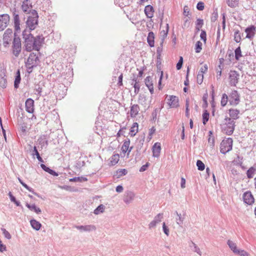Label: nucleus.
<instances>
[{
    "label": "nucleus",
    "instance_id": "nucleus-1",
    "mask_svg": "<svg viewBox=\"0 0 256 256\" xmlns=\"http://www.w3.org/2000/svg\"><path fill=\"white\" fill-rule=\"evenodd\" d=\"M24 39V46L27 52L33 50L39 51L44 42V38L42 36H34L26 29L22 32Z\"/></svg>",
    "mask_w": 256,
    "mask_h": 256
},
{
    "label": "nucleus",
    "instance_id": "nucleus-2",
    "mask_svg": "<svg viewBox=\"0 0 256 256\" xmlns=\"http://www.w3.org/2000/svg\"><path fill=\"white\" fill-rule=\"evenodd\" d=\"M220 126L222 132L227 135L230 136L234 130L235 122L230 118L226 116Z\"/></svg>",
    "mask_w": 256,
    "mask_h": 256
},
{
    "label": "nucleus",
    "instance_id": "nucleus-3",
    "mask_svg": "<svg viewBox=\"0 0 256 256\" xmlns=\"http://www.w3.org/2000/svg\"><path fill=\"white\" fill-rule=\"evenodd\" d=\"M30 14L31 16H28L26 21V25L30 30H34L38 24V14L36 10H32Z\"/></svg>",
    "mask_w": 256,
    "mask_h": 256
},
{
    "label": "nucleus",
    "instance_id": "nucleus-4",
    "mask_svg": "<svg viewBox=\"0 0 256 256\" xmlns=\"http://www.w3.org/2000/svg\"><path fill=\"white\" fill-rule=\"evenodd\" d=\"M233 140L232 138H228L222 140L220 145V151L223 154H226L230 151L232 148Z\"/></svg>",
    "mask_w": 256,
    "mask_h": 256
},
{
    "label": "nucleus",
    "instance_id": "nucleus-5",
    "mask_svg": "<svg viewBox=\"0 0 256 256\" xmlns=\"http://www.w3.org/2000/svg\"><path fill=\"white\" fill-rule=\"evenodd\" d=\"M39 58L36 54L32 52L30 54L26 62V66L29 68H34L38 64Z\"/></svg>",
    "mask_w": 256,
    "mask_h": 256
},
{
    "label": "nucleus",
    "instance_id": "nucleus-6",
    "mask_svg": "<svg viewBox=\"0 0 256 256\" xmlns=\"http://www.w3.org/2000/svg\"><path fill=\"white\" fill-rule=\"evenodd\" d=\"M166 103L170 108H176L180 106L178 98L176 96H168L166 97Z\"/></svg>",
    "mask_w": 256,
    "mask_h": 256
},
{
    "label": "nucleus",
    "instance_id": "nucleus-7",
    "mask_svg": "<svg viewBox=\"0 0 256 256\" xmlns=\"http://www.w3.org/2000/svg\"><path fill=\"white\" fill-rule=\"evenodd\" d=\"M229 102L231 106H236L240 102V96L236 90H232L229 96Z\"/></svg>",
    "mask_w": 256,
    "mask_h": 256
},
{
    "label": "nucleus",
    "instance_id": "nucleus-8",
    "mask_svg": "<svg viewBox=\"0 0 256 256\" xmlns=\"http://www.w3.org/2000/svg\"><path fill=\"white\" fill-rule=\"evenodd\" d=\"M132 148V146H130V140L124 141L121 148L122 154L124 156H126V157L128 158Z\"/></svg>",
    "mask_w": 256,
    "mask_h": 256
},
{
    "label": "nucleus",
    "instance_id": "nucleus-9",
    "mask_svg": "<svg viewBox=\"0 0 256 256\" xmlns=\"http://www.w3.org/2000/svg\"><path fill=\"white\" fill-rule=\"evenodd\" d=\"M10 22V16L7 14L0 15V32L4 30Z\"/></svg>",
    "mask_w": 256,
    "mask_h": 256
},
{
    "label": "nucleus",
    "instance_id": "nucleus-10",
    "mask_svg": "<svg viewBox=\"0 0 256 256\" xmlns=\"http://www.w3.org/2000/svg\"><path fill=\"white\" fill-rule=\"evenodd\" d=\"M13 54L18 56L21 52V42L20 38H15L14 40Z\"/></svg>",
    "mask_w": 256,
    "mask_h": 256
},
{
    "label": "nucleus",
    "instance_id": "nucleus-11",
    "mask_svg": "<svg viewBox=\"0 0 256 256\" xmlns=\"http://www.w3.org/2000/svg\"><path fill=\"white\" fill-rule=\"evenodd\" d=\"M239 75L234 70H231L229 74L230 82L232 86H236L238 82Z\"/></svg>",
    "mask_w": 256,
    "mask_h": 256
},
{
    "label": "nucleus",
    "instance_id": "nucleus-12",
    "mask_svg": "<svg viewBox=\"0 0 256 256\" xmlns=\"http://www.w3.org/2000/svg\"><path fill=\"white\" fill-rule=\"evenodd\" d=\"M243 200L245 203L252 204L254 202V199L250 192L248 191L243 194Z\"/></svg>",
    "mask_w": 256,
    "mask_h": 256
},
{
    "label": "nucleus",
    "instance_id": "nucleus-13",
    "mask_svg": "<svg viewBox=\"0 0 256 256\" xmlns=\"http://www.w3.org/2000/svg\"><path fill=\"white\" fill-rule=\"evenodd\" d=\"M256 27L254 26H250L246 28L245 32L246 34V38L252 39L256 34Z\"/></svg>",
    "mask_w": 256,
    "mask_h": 256
},
{
    "label": "nucleus",
    "instance_id": "nucleus-14",
    "mask_svg": "<svg viewBox=\"0 0 256 256\" xmlns=\"http://www.w3.org/2000/svg\"><path fill=\"white\" fill-rule=\"evenodd\" d=\"M152 156L154 157L158 158L160 156L161 152V144L160 142H156L152 148Z\"/></svg>",
    "mask_w": 256,
    "mask_h": 256
},
{
    "label": "nucleus",
    "instance_id": "nucleus-15",
    "mask_svg": "<svg viewBox=\"0 0 256 256\" xmlns=\"http://www.w3.org/2000/svg\"><path fill=\"white\" fill-rule=\"evenodd\" d=\"M14 35L16 36L17 33H20V20L18 14H14Z\"/></svg>",
    "mask_w": 256,
    "mask_h": 256
},
{
    "label": "nucleus",
    "instance_id": "nucleus-16",
    "mask_svg": "<svg viewBox=\"0 0 256 256\" xmlns=\"http://www.w3.org/2000/svg\"><path fill=\"white\" fill-rule=\"evenodd\" d=\"M230 118L232 120H236L239 118L240 111L236 108H230L228 110Z\"/></svg>",
    "mask_w": 256,
    "mask_h": 256
},
{
    "label": "nucleus",
    "instance_id": "nucleus-17",
    "mask_svg": "<svg viewBox=\"0 0 256 256\" xmlns=\"http://www.w3.org/2000/svg\"><path fill=\"white\" fill-rule=\"evenodd\" d=\"M162 214H157L155 216L154 220L150 223L148 225L149 228H154L158 224L160 223L162 221Z\"/></svg>",
    "mask_w": 256,
    "mask_h": 256
},
{
    "label": "nucleus",
    "instance_id": "nucleus-18",
    "mask_svg": "<svg viewBox=\"0 0 256 256\" xmlns=\"http://www.w3.org/2000/svg\"><path fill=\"white\" fill-rule=\"evenodd\" d=\"M26 110L30 114L34 111V101L31 98H28L26 102Z\"/></svg>",
    "mask_w": 256,
    "mask_h": 256
},
{
    "label": "nucleus",
    "instance_id": "nucleus-19",
    "mask_svg": "<svg viewBox=\"0 0 256 256\" xmlns=\"http://www.w3.org/2000/svg\"><path fill=\"white\" fill-rule=\"evenodd\" d=\"M120 160V156L118 154H114L108 160L110 166H113L118 163Z\"/></svg>",
    "mask_w": 256,
    "mask_h": 256
},
{
    "label": "nucleus",
    "instance_id": "nucleus-20",
    "mask_svg": "<svg viewBox=\"0 0 256 256\" xmlns=\"http://www.w3.org/2000/svg\"><path fill=\"white\" fill-rule=\"evenodd\" d=\"M145 84L148 88L151 94L154 93V86L150 76H148L145 78Z\"/></svg>",
    "mask_w": 256,
    "mask_h": 256
},
{
    "label": "nucleus",
    "instance_id": "nucleus-21",
    "mask_svg": "<svg viewBox=\"0 0 256 256\" xmlns=\"http://www.w3.org/2000/svg\"><path fill=\"white\" fill-rule=\"evenodd\" d=\"M154 8L150 5H148L145 7L144 12L146 16L148 18H152L154 14Z\"/></svg>",
    "mask_w": 256,
    "mask_h": 256
},
{
    "label": "nucleus",
    "instance_id": "nucleus-22",
    "mask_svg": "<svg viewBox=\"0 0 256 256\" xmlns=\"http://www.w3.org/2000/svg\"><path fill=\"white\" fill-rule=\"evenodd\" d=\"M140 108L138 104H134L130 108V114L132 118H134L138 114Z\"/></svg>",
    "mask_w": 256,
    "mask_h": 256
},
{
    "label": "nucleus",
    "instance_id": "nucleus-23",
    "mask_svg": "<svg viewBox=\"0 0 256 256\" xmlns=\"http://www.w3.org/2000/svg\"><path fill=\"white\" fill-rule=\"evenodd\" d=\"M154 34L153 32H150L147 37V42L150 47L154 46Z\"/></svg>",
    "mask_w": 256,
    "mask_h": 256
},
{
    "label": "nucleus",
    "instance_id": "nucleus-24",
    "mask_svg": "<svg viewBox=\"0 0 256 256\" xmlns=\"http://www.w3.org/2000/svg\"><path fill=\"white\" fill-rule=\"evenodd\" d=\"M132 84L134 86V92L136 94H138L140 90V86L138 84V82H140V80H138V78H136L134 75L132 78Z\"/></svg>",
    "mask_w": 256,
    "mask_h": 256
},
{
    "label": "nucleus",
    "instance_id": "nucleus-25",
    "mask_svg": "<svg viewBox=\"0 0 256 256\" xmlns=\"http://www.w3.org/2000/svg\"><path fill=\"white\" fill-rule=\"evenodd\" d=\"M12 29H7L4 34V40L6 41L7 44H8V41L11 40L10 38L12 36Z\"/></svg>",
    "mask_w": 256,
    "mask_h": 256
},
{
    "label": "nucleus",
    "instance_id": "nucleus-26",
    "mask_svg": "<svg viewBox=\"0 0 256 256\" xmlns=\"http://www.w3.org/2000/svg\"><path fill=\"white\" fill-rule=\"evenodd\" d=\"M169 26L168 24H167L164 26L162 28V30L160 32V35L162 40L166 38Z\"/></svg>",
    "mask_w": 256,
    "mask_h": 256
},
{
    "label": "nucleus",
    "instance_id": "nucleus-27",
    "mask_svg": "<svg viewBox=\"0 0 256 256\" xmlns=\"http://www.w3.org/2000/svg\"><path fill=\"white\" fill-rule=\"evenodd\" d=\"M76 228L82 231H91L96 230V226L93 225H87V226H76Z\"/></svg>",
    "mask_w": 256,
    "mask_h": 256
},
{
    "label": "nucleus",
    "instance_id": "nucleus-28",
    "mask_svg": "<svg viewBox=\"0 0 256 256\" xmlns=\"http://www.w3.org/2000/svg\"><path fill=\"white\" fill-rule=\"evenodd\" d=\"M32 6L28 0H25L23 2L22 8L24 12H28L29 11L31 12L32 11V10H30Z\"/></svg>",
    "mask_w": 256,
    "mask_h": 256
},
{
    "label": "nucleus",
    "instance_id": "nucleus-29",
    "mask_svg": "<svg viewBox=\"0 0 256 256\" xmlns=\"http://www.w3.org/2000/svg\"><path fill=\"white\" fill-rule=\"evenodd\" d=\"M138 124L137 122H134L130 128V134L131 136H134L138 132Z\"/></svg>",
    "mask_w": 256,
    "mask_h": 256
},
{
    "label": "nucleus",
    "instance_id": "nucleus-30",
    "mask_svg": "<svg viewBox=\"0 0 256 256\" xmlns=\"http://www.w3.org/2000/svg\"><path fill=\"white\" fill-rule=\"evenodd\" d=\"M6 75L4 72L0 74V86L2 88H6L7 85V80L6 78Z\"/></svg>",
    "mask_w": 256,
    "mask_h": 256
},
{
    "label": "nucleus",
    "instance_id": "nucleus-31",
    "mask_svg": "<svg viewBox=\"0 0 256 256\" xmlns=\"http://www.w3.org/2000/svg\"><path fill=\"white\" fill-rule=\"evenodd\" d=\"M40 166L44 171H46V172H48L50 174L54 176H58V174L57 172H56L54 170H51L49 168L47 167L44 164H41Z\"/></svg>",
    "mask_w": 256,
    "mask_h": 256
},
{
    "label": "nucleus",
    "instance_id": "nucleus-32",
    "mask_svg": "<svg viewBox=\"0 0 256 256\" xmlns=\"http://www.w3.org/2000/svg\"><path fill=\"white\" fill-rule=\"evenodd\" d=\"M26 206L28 207L30 210L34 212L36 214H40L41 212V210L39 208L36 206L35 204H30L28 203L26 204Z\"/></svg>",
    "mask_w": 256,
    "mask_h": 256
},
{
    "label": "nucleus",
    "instance_id": "nucleus-33",
    "mask_svg": "<svg viewBox=\"0 0 256 256\" xmlns=\"http://www.w3.org/2000/svg\"><path fill=\"white\" fill-rule=\"evenodd\" d=\"M240 0H226L228 6L232 8H234L238 6Z\"/></svg>",
    "mask_w": 256,
    "mask_h": 256
},
{
    "label": "nucleus",
    "instance_id": "nucleus-34",
    "mask_svg": "<svg viewBox=\"0 0 256 256\" xmlns=\"http://www.w3.org/2000/svg\"><path fill=\"white\" fill-rule=\"evenodd\" d=\"M227 243L230 250L236 254L238 250L236 246V244L230 240H228Z\"/></svg>",
    "mask_w": 256,
    "mask_h": 256
},
{
    "label": "nucleus",
    "instance_id": "nucleus-35",
    "mask_svg": "<svg viewBox=\"0 0 256 256\" xmlns=\"http://www.w3.org/2000/svg\"><path fill=\"white\" fill-rule=\"evenodd\" d=\"M30 222L32 228L35 229L36 230H38L40 228L41 224L38 222L34 220H30Z\"/></svg>",
    "mask_w": 256,
    "mask_h": 256
},
{
    "label": "nucleus",
    "instance_id": "nucleus-36",
    "mask_svg": "<svg viewBox=\"0 0 256 256\" xmlns=\"http://www.w3.org/2000/svg\"><path fill=\"white\" fill-rule=\"evenodd\" d=\"M20 70H18L16 72V76L14 80V86L15 88H18V84L20 83Z\"/></svg>",
    "mask_w": 256,
    "mask_h": 256
},
{
    "label": "nucleus",
    "instance_id": "nucleus-37",
    "mask_svg": "<svg viewBox=\"0 0 256 256\" xmlns=\"http://www.w3.org/2000/svg\"><path fill=\"white\" fill-rule=\"evenodd\" d=\"M209 117L210 114L206 110H204L202 114V123L204 125H205L208 122Z\"/></svg>",
    "mask_w": 256,
    "mask_h": 256
},
{
    "label": "nucleus",
    "instance_id": "nucleus-38",
    "mask_svg": "<svg viewBox=\"0 0 256 256\" xmlns=\"http://www.w3.org/2000/svg\"><path fill=\"white\" fill-rule=\"evenodd\" d=\"M242 40L240 34L238 30H236L234 33V40L236 42H240Z\"/></svg>",
    "mask_w": 256,
    "mask_h": 256
},
{
    "label": "nucleus",
    "instance_id": "nucleus-39",
    "mask_svg": "<svg viewBox=\"0 0 256 256\" xmlns=\"http://www.w3.org/2000/svg\"><path fill=\"white\" fill-rule=\"evenodd\" d=\"M256 171V170L254 168L251 167L246 172V175L248 178H252L254 174V172Z\"/></svg>",
    "mask_w": 256,
    "mask_h": 256
},
{
    "label": "nucleus",
    "instance_id": "nucleus-40",
    "mask_svg": "<svg viewBox=\"0 0 256 256\" xmlns=\"http://www.w3.org/2000/svg\"><path fill=\"white\" fill-rule=\"evenodd\" d=\"M228 102V96L226 94H222L220 104L222 106H224L226 105Z\"/></svg>",
    "mask_w": 256,
    "mask_h": 256
},
{
    "label": "nucleus",
    "instance_id": "nucleus-41",
    "mask_svg": "<svg viewBox=\"0 0 256 256\" xmlns=\"http://www.w3.org/2000/svg\"><path fill=\"white\" fill-rule=\"evenodd\" d=\"M104 206L103 204H100L94 210V214H98L100 213H102L104 212Z\"/></svg>",
    "mask_w": 256,
    "mask_h": 256
},
{
    "label": "nucleus",
    "instance_id": "nucleus-42",
    "mask_svg": "<svg viewBox=\"0 0 256 256\" xmlns=\"http://www.w3.org/2000/svg\"><path fill=\"white\" fill-rule=\"evenodd\" d=\"M196 166L199 170H204L205 168V166L204 162L200 160H198L196 162Z\"/></svg>",
    "mask_w": 256,
    "mask_h": 256
},
{
    "label": "nucleus",
    "instance_id": "nucleus-43",
    "mask_svg": "<svg viewBox=\"0 0 256 256\" xmlns=\"http://www.w3.org/2000/svg\"><path fill=\"white\" fill-rule=\"evenodd\" d=\"M202 44L200 41H198L195 46V50L196 53H199L202 50Z\"/></svg>",
    "mask_w": 256,
    "mask_h": 256
},
{
    "label": "nucleus",
    "instance_id": "nucleus-44",
    "mask_svg": "<svg viewBox=\"0 0 256 256\" xmlns=\"http://www.w3.org/2000/svg\"><path fill=\"white\" fill-rule=\"evenodd\" d=\"M242 56V52L240 47H238L235 50V58L236 60H239L240 58Z\"/></svg>",
    "mask_w": 256,
    "mask_h": 256
},
{
    "label": "nucleus",
    "instance_id": "nucleus-45",
    "mask_svg": "<svg viewBox=\"0 0 256 256\" xmlns=\"http://www.w3.org/2000/svg\"><path fill=\"white\" fill-rule=\"evenodd\" d=\"M203 24V20L202 19H198L196 22V29L198 30H200V29L202 28Z\"/></svg>",
    "mask_w": 256,
    "mask_h": 256
},
{
    "label": "nucleus",
    "instance_id": "nucleus-46",
    "mask_svg": "<svg viewBox=\"0 0 256 256\" xmlns=\"http://www.w3.org/2000/svg\"><path fill=\"white\" fill-rule=\"evenodd\" d=\"M208 66L207 64H204L200 68V71L198 73L204 74L208 72Z\"/></svg>",
    "mask_w": 256,
    "mask_h": 256
},
{
    "label": "nucleus",
    "instance_id": "nucleus-47",
    "mask_svg": "<svg viewBox=\"0 0 256 256\" xmlns=\"http://www.w3.org/2000/svg\"><path fill=\"white\" fill-rule=\"evenodd\" d=\"M127 174V170L126 169H120L116 171V175L118 177L124 176Z\"/></svg>",
    "mask_w": 256,
    "mask_h": 256
},
{
    "label": "nucleus",
    "instance_id": "nucleus-48",
    "mask_svg": "<svg viewBox=\"0 0 256 256\" xmlns=\"http://www.w3.org/2000/svg\"><path fill=\"white\" fill-rule=\"evenodd\" d=\"M235 254L240 256H249V254L244 250H238Z\"/></svg>",
    "mask_w": 256,
    "mask_h": 256
},
{
    "label": "nucleus",
    "instance_id": "nucleus-49",
    "mask_svg": "<svg viewBox=\"0 0 256 256\" xmlns=\"http://www.w3.org/2000/svg\"><path fill=\"white\" fill-rule=\"evenodd\" d=\"M204 76L203 74L198 72L196 79L197 83L199 84H202L204 80Z\"/></svg>",
    "mask_w": 256,
    "mask_h": 256
},
{
    "label": "nucleus",
    "instance_id": "nucleus-50",
    "mask_svg": "<svg viewBox=\"0 0 256 256\" xmlns=\"http://www.w3.org/2000/svg\"><path fill=\"white\" fill-rule=\"evenodd\" d=\"M2 232L3 234L4 235L6 238L8 240L11 238V235L8 231H7L5 228H2Z\"/></svg>",
    "mask_w": 256,
    "mask_h": 256
},
{
    "label": "nucleus",
    "instance_id": "nucleus-51",
    "mask_svg": "<svg viewBox=\"0 0 256 256\" xmlns=\"http://www.w3.org/2000/svg\"><path fill=\"white\" fill-rule=\"evenodd\" d=\"M34 152H35V154L36 156V158H38V160L39 162H43V160L42 159V158L40 157L37 149H36V146H34Z\"/></svg>",
    "mask_w": 256,
    "mask_h": 256
},
{
    "label": "nucleus",
    "instance_id": "nucleus-52",
    "mask_svg": "<svg viewBox=\"0 0 256 256\" xmlns=\"http://www.w3.org/2000/svg\"><path fill=\"white\" fill-rule=\"evenodd\" d=\"M182 63H183V58L182 56H180L178 62L176 64V68L178 70H180L182 68Z\"/></svg>",
    "mask_w": 256,
    "mask_h": 256
},
{
    "label": "nucleus",
    "instance_id": "nucleus-53",
    "mask_svg": "<svg viewBox=\"0 0 256 256\" xmlns=\"http://www.w3.org/2000/svg\"><path fill=\"white\" fill-rule=\"evenodd\" d=\"M200 38L206 43V34L204 30H202L200 34Z\"/></svg>",
    "mask_w": 256,
    "mask_h": 256
},
{
    "label": "nucleus",
    "instance_id": "nucleus-54",
    "mask_svg": "<svg viewBox=\"0 0 256 256\" xmlns=\"http://www.w3.org/2000/svg\"><path fill=\"white\" fill-rule=\"evenodd\" d=\"M204 3L202 2H200L198 3L196 8L199 10H202L204 9Z\"/></svg>",
    "mask_w": 256,
    "mask_h": 256
},
{
    "label": "nucleus",
    "instance_id": "nucleus-55",
    "mask_svg": "<svg viewBox=\"0 0 256 256\" xmlns=\"http://www.w3.org/2000/svg\"><path fill=\"white\" fill-rule=\"evenodd\" d=\"M18 181L20 182L22 184V185L26 189H27L28 191L30 192H32V188H30L27 184H26L25 183H24L22 180L20 178H18Z\"/></svg>",
    "mask_w": 256,
    "mask_h": 256
},
{
    "label": "nucleus",
    "instance_id": "nucleus-56",
    "mask_svg": "<svg viewBox=\"0 0 256 256\" xmlns=\"http://www.w3.org/2000/svg\"><path fill=\"white\" fill-rule=\"evenodd\" d=\"M162 228H163V230H164V234L166 236H168V234H169V230L168 228V227L166 226L165 222H164L163 224H162Z\"/></svg>",
    "mask_w": 256,
    "mask_h": 256
},
{
    "label": "nucleus",
    "instance_id": "nucleus-57",
    "mask_svg": "<svg viewBox=\"0 0 256 256\" xmlns=\"http://www.w3.org/2000/svg\"><path fill=\"white\" fill-rule=\"evenodd\" d=\"M6 250V246L3 244L2 240L0 239V252H2Z\"/></svg>",
    "mask_w": 256,
    "mask_h": 256
},
{
    "label": "nucleus",
    "instance_id": "nucleus-58",
    "mask_svg": "<svg viewBox=\"0 0 256 256\" xmlns=\"http://www.w3.org/2000/svg\"><path fill=\"white\" fill-rule=\"evenodd\" d=\"M155 132H156V128L154 126L149 130L150 139H151L152 138V136L155 133Z\"/></svg>",
    "mask_w": 256,
    "mask_h": 256
},
{
    "label": "nucleus",
    "instance_id": "nucleus-59",
    "mask_svg": "<svg viewBox=\"0 0 256 256\" xmlns=\"http://www.w3.org/2000/svg\"><path fill=\"white\" fill-rule=\"evenodd\" d=\"M146 100V98L144 96H140L138 98V103L143 104V102Z\"/></svg>",
    "mask_w": 256,
    "mask_h": 256
},
{
    "label": "nucleus",
    "instance_id": "nucleus-60",
    "mask_svg": "<svg viewBox=\"0 0 256 256\" xmlns=\"http://www.w3.org/2000/svg\"><path fill=\"white\" fill-rule=\"evenodd\" d=\"M8 196H10V198L11 201L15 202L18 206V204L17 203V202L16 201V198H14V196H12V194L11 193V192H10L8 193Z\"/></svg>",
    "mask_w": 256,
    "mask_h": 256
},
{
    "label": "nucleus",
    "instance_id": "nucleus-61",
    "mask_svg": "<svg viewBox=\"0 0 256 256\" xmlns=\"http://www.w3.org/2000/svg\"><path fill=\"white\" fill-rule=\"evenodd\" d=\"M148 166V163H146V164L143 165L140 168V172H143L145 171L147 169Z\"/></svg>",
    "mask_w": 256,
    "mask_h": 256
},
{
    "label": "nucleus",
    "instance_id": "nucleus-62",
    "mask_svg": "<svg viewBox=\"0 0 256 256\" xmlns=\"http://www.w3.org/2000/svg\"><path fill=\"white\" fill-rule=\"evenodd\" d=\"M208 98V94L207 93H206L203 96V97H202V100L206 105H208V101H207Z\"/></svg>",
    "mask_w": 256,
    "mask_h": 256
},
{
    "label": "nucleus",
    "instance_id": "nucleus-63",
    "mask_svg": "<svg viewBox=\"0 0 256 256\" xmlns=\"http://www.w3.org/2000/svg\"><path fill=\"white\" fill-rule=\"evenodd\" d=\"M208 144H210V145L211 146H213L214 145V138L212 137H210L208 140Z\"/></svg>",
    "mask_w": 256,
    "mask_h": 256
},
{
    "label": "nucleus",
    "instance_id": "nucleus-64",
    "mask_svg": "<svg viewBox=\"0 0 256 256\" xmlns=\"http://www.w3.org/2000/svg\"><path fill=\"white\" fill-rule=\"evenodd\" d=\"M181 188H186V180L184 178H181Z\"/></svg>",
    "mask_w": 256,
    "mask_h": 256
}]
</instances>
